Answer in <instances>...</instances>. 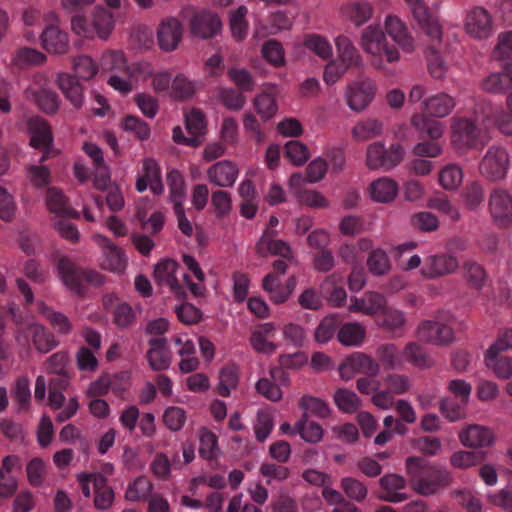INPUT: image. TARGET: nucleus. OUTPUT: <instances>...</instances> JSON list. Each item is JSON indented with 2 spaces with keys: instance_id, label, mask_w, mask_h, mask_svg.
I'll return each instance as SVG.
<instances>
[{
  "instance_id": "obj_1",
  "label": "nucleus",
  "mask_w": 512,
  "mask_h": 512,
  "mask_svg": "<svg viewBox=\"0 0 512 512\" xmlns=\"http://www.w3.org/2000/svg\"><path fill=\"white\" fill-rule=\"evenodd\" d=\"M406 468L407 474L413 478V489L425 497L440 493L453 482V476L449 470L441 466L430 465L421 457H408Z\"/></svg>"
},
{
  "instance_id": "obj_2",
  "label": "nucleus",
  "mask_w": 512,
  "mask_h": 512,
  "mask_svg": "<svg viewBox=\"0 0 512 512\" xmlns=\"http://www.w3.org/2000/svg\"><path fill=\"white\" fill-rule=\"evenodd\" d=\"M451 145L457 153L466 154L472 149H481L484 142L480 138L481 130L472 119L453 117L451 120Z\"/></svg>"
},
{
  "instance_id": "obj_3",
  "label": "nucleus",
  "mask_w": 512,
  "mask_h": 512,
  "mask_svg": "<svg viewBox=\"0 0 512 512\" xmlns=\"http://www.w3.org/2000/svg\"><path fill=\"white\" fill-rule=\"evenodd\" d=\"M58 270L64 284L79 296L84 295L82 280L95 287H99L105 282V277L102 274L94 270L78 267L67 257L59 259Z\"/></svg>"
},
{
  "instance_id": "obj_4",
  "label": "nucleus",
  "mask_w": 512,
  "mask_h": 512,
  "mask_svg": "<svg viewBox=\"0 0 512 512\" xmlns=\"http://www.w3.org/2000/svg\"><path fill=\"white\" fill-rule=\"evenodd\" d=\"M404 156L405 150L400 144H392L386 148L380 141L373 142L366 149V166L370 170L388 171L399 165Z\"/></svg>"
},
{
  "instance_id": "obj_5",
  "label": "nucleus",
  "mask_w": 512,
  "mask_h": 512,
  "mask_svg": "<svg viewBox=\"0 0 512 512\" xmlns=\"http://www.w3.org/2000/svg\"><path fill=\"white\" fill-rule=\"evenodd\" d=\"M338 370L343 380H350L356 374L376 377L380 373V364L366 353L353 352L343 360Z\"/></svg>"
},
{
  "instance_id": "obj_6",
  "label": "nucleus",
  "mask_w": 512,
  "mask_h": 512,
  "mask_svg": "<svg viewBox=\"0 0 512 512\" xmlns=\"http://www.w3.org/2000/svg\"><path fill=\"white\" fill-rule=\"evenodd\" d=\"M509 167V155L503 147L492 146L479 164L480 173L491 181L503 179Z\"/></svg>"
},
{
  "instance_id": "obj_7",
  "label": "nucleus",
  "mask_w": 512,
  "mask_h": 512,
  "mask_svg": "<svg viewBox=\"0 0 512 512\" xmlns=\"http://www.w3.org/2000/svg\"><path fill=\"white\" fill-rule=\"evenodd\" d=\"M418 27L432 40L441 42L442 28L424 0H405Z\"/></svg>"
},
{
  "instance_id": "obj_8",
  "label": "nucleus",
  "mask_w": 512,
  "mask_h": 512,
  "mask_svg": "<svg viewBox=\"0 0 512 512\" xmlns=\"http://www.w3.org/2000/svg\"><path fill=\"white\" fill-rule=\"evenodd\" d=\"M376 94V85L368 78L358 80L346 88V100L349 108L355 112L364 111Z\"/></svg>"
},
{
  "instance_id": "obj_9",
  "label": "nucleus",
  "mask_w": 512,
  "mask_h": 512,
  "mask_svg": "<svg viewBox=\"0 0 512 512\" xmlns=\"http://www.w3.org/2000/svg\"><path fill=\"white\" fill-rule=\"evenodd\" d=\"M222 28L220 18L207 10L194 11L189 20V29L192 36L202 40L210 39L217 35Z\"/></svg>"
},
{
  "instance_id": "obj_10",
  "label": "nucleus",
  "mask_w": 512,
  "mask_h": 512,
  "mask_svg": "<svg viewBox=\"0 0 512 512\" xmlns=\"http://www.w3.org/2000/svg\"><path fill=\"white\" fill-rule=\"evenodd\" d=\"M183 25L176 17H166L158 25L156 35L159 48L163 52L176 50L183 37Z\"/></svg>"
},
{
  "instance_id": "obj_11",
  "label": "nucleus",
  "mask_w": 512,
  "mask_h": 512,
  "mask_svg": "<svg viewBox=\"0 0 512 512\" xmlns=\"http://www.w3.org/2000/svg\"><path fill=\"white\" fill-rule=\"evenodd\" d=\"M489 209L499 227L507 228L512 224V197L507 191L495 189L489 198Z\"/></svg>"
},
{
  "instance_id": "obj_12",
  "label": "nucleus",
  "mask_w": 512,
  "mask_h": 512,
  "mask_svg": "<svg viewBox=\"0 0 512 512\" xmlns=\"http://www.w3.org/2000/svg\"><path fill=\"white\" fill-rule=\"evenodd\" d=\"M417 336L421 341L435 345L449 344L454 338L451 327L431 320H425L419 325Z\"/></svg>"
},
{
  "instance_id": "obj_13",
  "label": "nucleus",
  "mask_w": 512,
  "mask_h": 512,
  "mask_svg": "<svg viewBox=\"0 0 512 512\" xmlns=\"http://www.w3.org/2000/svg\"><path fill=\"white\" fill-rule=\"evenodd\" d=\"M410 124L419 139L439 140L444 135V124L427 113H416L410 118Z\"/></svg>"
},
{
  "instance_id": "obj_14",
  "label": "nucleus",
  "mask_w": 512,
  "mask_h": 512,
  "mask_svg": "<svg viewBox=\"0 0 512 512\" xmlns=\"http://www.w3.org/2000/svg\"><path fill=\"white\" fill-rule=\"evenodd\" d=\"M459 267L456 257L449 254L433 255L425 260L421 274L429 279L442 277L455 272Z\"/></svg>"
},
{
  "instance_id": "obj_15",
  "label": "nucleus",
  "mask_w": 512,
  "mask_h": 512,
  "mask_svg": "<svg viewBox=\"0 0 512 512\" xmlns=\"http://www.w3.org/2000/svg\"><path fill=\"white\" fill-rule=\"evenodd\" d=\"M179 264L173 259H164L156 264L153 277L158 285H168L178 298H186V292L179 284L175 272Z\"/></svg>"
},
{
  "instance_id": "obj_16",
  "label": "nucleus",
  "mask_w": 512,
  "mask_h": 512,
  "mask_svg": "<svg viewBox=\"0 0 512 512\" xmlns=\"http://www.w3.org/2000/svg\"><path fill=\"white\" fill-rule=\"evenodd\" d=\"M56 84L64 97L75 109H81L84 104V88L80 80L70 73L57 74Z\"/></svg>"
},
{
  "instance_id": "obj_17",
  "label": "nucleus",
  "mask_w": 512,
  "mask_h": 512,
  "mask_svg": "<svg viewBox=\"0 0 512 512\" xmlns=\"http://www.w3.org/2000/svg\"><path fill=\"white\" fill-rule=\"evenodd\" d=\"M379 485L384 490L383 493L377 495L379 500L399 503L408 498L407 494L398 492L406 487V480L399 474H385L379 479Z\"/></svg>"
},
{
  "instance_id": "obj_18",
  "label": "nucleus",
  "mask_w": 512,
  "mask_h": 512,
  "mask_svg": "<svg viewBox=\"0 0 512 512\" xmlns=\"http://www.w3.org/2000/svg\"><path fill=\"white\" fill-rule=\"evenodd\" d=\"M466 31L471 36L484 39L492 32L491 15L481 7L473 8L466 17Z\"/></svg>"
},
{
  "instance_id": "obj_19",
  "label": "nucleus",
  "mask_w": 512,
  "mask_h": 512,
  "mask_svg": "<svg viewBox=\"0 0 512 512\" xmlns=\"http://www.w3.org/2000/svg\"><path fill=\"white\" fill-rule=\"evenodd\" d=\"M239 170L235 163L229 160L219 161L207 170L208 180L219 187H231L236 182Z\"/></svg>"
},
{
  "instance_id": "obj_20",
  "label": "nucleus",
  "mask_w": 512,
  "mask_h": 512,
  "mask_svg": "<svg viewBox=\"0 0 512 512\" xmlns=\"http://www.w3.org/2000/svg\"><path fill=\"white\" fill-rule=\"evenodd\" d=\"M460 442L469 448H483L494 443L493 433L480 425H469L459 433Z\"/></svg>"
},
{
  "instance_id": "obj_21",
  "label": "nucleus",
  "mask_w": 512,
  "mask_h": 512,
  "mask_svg": "<svg viewBox=\"0 0 512 512\" xmlns=\"http://www.w3.org/2000/svg\"><path fill=\"white\" fill-rule=\"evenodd\" d=\"M423 109L427 114L443 118L448 116L456 106L455 99L445 92L424 99Z\"/></svg>"
},
{
  "instance_id": "obj_22",
  "label": "nucleus",
  "mask_w": 512,
  "mask_h": 512,
  "mask_svg": "<svg viewBox=\"0 0 512 512\" xmlns=\"http://www.w3.org/2000/svg\"><path fill=\"white\" fill-rule=\"evenodd\" d=\"M504 72L493 73L482 81L484 91L500 94L512 89V63L502 65Z\"/></svg>"
},
{
  "instance_id": "obj_23",
  "label": "nucleus",
  "mask_w": 512,
  "mask_h": 512,
  "mask_svg": "<svg viewBox=\"0 0 512 512\" xmlns=\"http://www.w3.org/2000/svg\"><path fill=\"white\" fill-rule=\"evenodd\" d=\"M30 145L36 149L44 148L53 143V134L49 123L41 118L31 119Z\"/></svg>"
},
{
  "instance_id": "obj_24",
  "label": "nucleus",
  "mask_w": 512,
  "mask_h": 512,
  "mask_svg": "<svg viewBox=\"0 0 512 512\" xmlns=\"http://www.w3.org/2000/svg\"><path fill=\"white\" fill-rule=\"evenodd\" d=\"M41 42L48 52L62 54L67 51L68 35L57 27L51 26L42 32Z\"/></svg>"
},
{
  "instance_id": "obj_25",
  "label": "nucleus",
  "mask_w": 512,
  "mask_h": 512,
  "mask_svg": "<svg viewBox=\"0 0 512 512\" xmlns=\"http://www.w3.org/2000/svg\"><path fill=\"white\" fill-rule=\"evenodd\" d=\"M385 29L388 35L398 43L405 51L414 49L413 38L408 35L404 24L395 16H388L385 21Z\"/></svg>"
},
{
  "instance_id": "obj_26",
  "label": "nucleus",
  "mask_w": 512,
  "mask_h": 512,
  "mask_svg": "<svg viewBox=\"0 0 512 512\" xmlns=\"http://www.w3.org/2000/svg\"><path fill=\"white\" fill-rule=\"evenodd\" d=\"M370 193L374 201L388 203L393 201L397 196L398 185L391 178H379L371 183Z\"/></svg>"
},
{
  "instance_id": "obj_27",
  "label": "nucleus",
  "mask_w": 512,
  "mask_h": 512,
  "mask_svg": "<svg viewBox=\"0 0 512 512\" xmlns=\"http://www.w3.org/2000/svg\"><path fill=\"white\" fill-rule=\"evenodd\" d=\"M385 43V34L378 26L370 25L363 31L361 44L366 52L380 55L385 48Z\"/></svg>"
},
{
  "instance_id": "obj_28",
  "label": "nucleus",
  "mask_w": 512,
  "mask_h": 512,
  "mask_svg": "<svg viewBox=\"0 0 512 512\" xmlns=\"http://www.w3.org/2000/svg\"><path fill=\"white\" fill-rule=\"evenodd\" d=\"M403 356L406 361L419 369H428L434 366V360L425 348L416 342H410L405 346Z\"/></svg>"
},
{
  "instance_id": "obj_29",
  "label": "nucleus",
  "mask_w": 512,
  "mask_h": 512,
  "mask_svg": "<svg viewBox=\"0 0 512 512\" xmlns=\"http://www.w3.org/2000/svg\"><path fill=\"white\" fill-rule=\"evenodd\" d=\"M47 206L52 213L79 218L77 211L67 206V198L62 191L56 187L47 190Z\"/></svg>"
},
{
  "instance_id": "obj_30",
  "label": "nucleus",
  "mask_w": 512,
  "mask_h": 512,
  "mask_svg": "<svg viewBox=\"0 0 512 512\" xmlns=\"http://www.w3.org/2000/svg\"><path fill=\"white\" fill-rule=\"evenodd\" d=\"M464 278L470 288L481 290L488 278L485 268L474 260H466L463 263Z\"/></svg>"
},
{
  "instance_id": "obj_31",
  "label": "nucleus",
  "mask_w": 512,
  "mask_h": 512,
  "mask_svg": "<svg viewBox=\"0 0 512 512\" xmlns=\"http://www.w3.org/2000/svg\"><path fill=\"white\" fill-rule=\"evenodd\" d=\"M28 331L32 335L33 344L37 351L47 353L58 345L54 335L47 332L45 328L38 323H31Z\"/></svg>"
},
{
  "instance_id": "obj_32",
  "label": "nucleus",
  "mask_w": 512,
  "mask_h": 512,
  "mask_svg": "<svg viewBox=\"0 0 512 512\" xmlns=\"http://www.w3.org/2000/svg\"><path fill=\"white\" fill-rule=\"evenodd\" d=\"M365 336V328L359 323H345L337 333L338 341L344 346H358L364 341Z\"/></svg>"
},
{
  "instance_id": "obj_33",
  "label": "nucleus",
  "mask_w": 512,
  "mask_h": 512,
  "mask_svg": "<svg viewBox=\"0 0 512 512\" xmlns=\"http://www.w3.org/2000/svg\"><path fill=\"white\" fill-rule=\"evenodd\" d=\"M336 46L339 53V58L343 64L347 65L348 67L354 66L358 68L363 65L360 54L348 37H337Z\"/></svg>"
},
{
  "instance_id": "obj_34",
  "label": "nucleus",
  "mask_w": 512,
  "mask_h": 512,
  "mask_svg": "<svg viewBox=\"0 0 512 512\" xmlns=\"http://www.w3.org/2000/svg\"><path fill=\"white\" fill-rule=\"evenodd\" d=\"M486 452L484 451H456L450 458L452 467L460 470H466L470 467L476 466L484 461Z\"/></svg>"
},
{
  "instance_id": "obj_35",
  "label": "nucleus",
  "mask_w": 512,
  "mask_h": 512,
  "mask_svg": "<svg viewBox=\"0 0 512 512\" xmlns=\"http://www.w3.org/2000/svg\"><path fill=\"white\" fill-rule=\"evenodd\" d=\"M101 267L113 272H123L126 267V259L121 248L114 244H108L104 248V259Z\"/></svg>"
},
{
  "instance_id": "obj_36",
  "label": "nucleus",
  "mask_w": 512,
  "mask_h": 512,
  "mask_svg": "<svg viewBox=\"0 0 512 512\" xmlns=\"http://www.w3.org/2000/svg\"><path fill=\"white\" fill-rule=\"evenodd\" d=\"M93 26L101 39H107L115 24L113 14L104 7H96L93 13Z\"/></svg>"
},
{
  "instance_id": "obj_37",
  "label": "nucleus",
  "mask_w": 512,
  "mask_h": 512,
  "mask_svg": "<svg viewBox=\"0 0 512 512\" xmlns=\"http://www.w3.org/2000/svg\"><path fill=\"white\" fill-rule=\"evenodd\" d=\"M45 60L46 56L40 51L29 47H22L16 51L12 64L18 68H25L41 65Z\"/></svg>"
},
{
  "instance_id": "obj_38",
  "label": "nucleus",
  "mask_w": 512,
  "mask_h": 512,
  "mask_svg": "<svg viewBox=\"0 0 512 512\" xmlns=\"http://www.w3.org/2000/svg\"><path fill=\"white\" fill-rule=\"evenodd\" d=\"M333 398L336 406L344 413H354L361 405V400L357 394L345 388L337 389Z\"/></svg>"
},
{
  "instance_id": "obj_39",
  "label": "nucleus",
  "mask_w": 512,
  "mask_h": 512,
  "mask_svg": "<svg viewBox=\"0 0 512 512\" xmlns=\"http://www.w3.org/2000/svg\"><path fill=\"white\" fill-rule=\"evenodd\" d=\"M383 130V123L377 119H366L358 122L352 129V134L355 138L361 141H366L381 135Z\"/></svg>"
},
{
  "instance_id": "obj_40",
  "label": "nucleus",
  "mask_w": 512,
  "mask_h": 512,
  "mask_svg": "<svg viewBox=\"0 0 512 512\" xmlns=\"http://www.w3.org/2000/svg\"><path fill=\"white\" fill-rule=\"evenodd\" d=\"M299 407L321 419L328 418L331 413L328 404L324 400L311 395H303L299 400Z\"/></svg>"
},
{
  "instance_id": "obj_41",
  "label": "nucleus",
  "mask_w": 512,
  "mask_h": 512,
  "mask_svg": "<svg viewBox=\"0 0 512 512\" xmlns=\"http://www.w3.org/2000/svg\"><path fill=\"white\" fill-rule=\"evenodd\" d=\"M284 155L295 166L304 165L310 158V152L307 145L298 140H291L285 144Z\"/></svg>"
},
{
  "instance_id": "obj_42",
  "label": "nucleus",
  "mask_w": 512,
  "mask_h": 512,
  "mask_svg": "<svg viewBox=\"0 0 512 512\" xmlns=\"http://www.w3.org/2000/svg\"><path fill=\"white\" fill-rule=\"evenodd\" d=\"M73 76L78 80H91L98 72V66L87 55H80L73 61Z\"/></svg>"
},
{
  "instance_id": "obj_43",
  "label": "nucleus",
  "mask_w": 512,
  "mask_h": 512,
  "mask_svg": "<svg viewBox=\"0 0 512 512\" xmlns=\"http://www.w3.org/2000/svg\"><path fill=\"white\" fill-rule=\"evenodd\" d=\"M466 405L467 402L462 400L454 401L449 398H444L439 403V409L446 419L455 422L466 417Z\"/></svg>"
},
{
  "instance_id": "obj_44",
  "label": "nucleus",
  "mask_w": 512,
  "mask_h": 512,
  "mask_svg": "<svg viewBox=\"0 0 512 512\" xmlns=\"http://www.w3.org/2000/svg\"><path fill=\"white\" fill-rule=\"evenodd\" d=\"M376 355L379 362L385 369L393 370L399 368L402 362L399 357V351L396 345L387 343L379 346L376 350Z\"/></svg>"
},
{
  "instance_id": "obj_45",
  "label": "nucleus",
  "mask_w": 512,
  "mask_h": 512,
  "mask_svg": "<svg viewBox=\"0 0 512 512\" xmlns=\"http://www.w3.org/2000/svg\"><path fill=\"white\" fill-rule=\"evenodd\" d=\"M38 107L46 114H55L59 109V97L56 92L42 88L34 93Z\"/></svg>"
},
{
  "instance_id": "obj_46",
  "label": "nucleus",
  "mask_w": 512,
  "mask_h": 512,
  "mask_svg": "<svg viewBox=\"0 0 512 512\" xmlns=\"http://www.w3.org/2000/svg\"><path fill=\"white\" fill-rule=\"evenodd\" d=\"M367 267L375 276L387 274L390 270V262L386 252L382 249L373 250L367 259Z\"/></svg>"
},
{
  "instance_id": "obj_47",
  "label": "nucleus",
  "mask_w": 512,
  "mask_h": 512,
  "mask_svg": "<svg viewBox=\"0 0 512 512\" xmlns=\"http://www.w3.org/2000/svg\"><path fill=\"white\" fill-rule=\"evenodd\" d=\"M167 183L170 188V199L178 207L185 197V181L178 170H172L167 174Z\"/></svg>"
},
{
  "instance_id": "obj_48",
  "label": "nucleus",
  "mask_w": 512,
  "mask_h": 512,
  "mask_svg": "<svg viewBox=\"0 0 512 512\" xmlns=\"http://www.w3.org/2000/svg\"><path fill=\"white\" fill-rule=\"evenodd\" d=\"M227 75L241 92H252L254 90L256 83L247 69L233 67L227 71Z\"/></svg>"
},
{
  "instance_id": "obj_49",
  "label": "nucleus",
  "mask_w": 512,
  "mask_h": 512,
  "mask_svg": "<svg viewBox=\"0 0 512 512\" xmlns=\"http://www.w3.org/2000/svg\"><path fill=\"white\" fill-rule=\"evenodd\" d=\"M341 488L348 498L357 502H362L368 494L366 485L354 477L342 478Z\"/></svg>"
},
{
  "instance_id": "obj_50",
  "label": "nucleus",
  "mask_w": 512,
  "mask_h": 512,
  "mask_svg": "<svg viewBox=\"0 0 512 512\" xmlns=\"http://www.w3.org/2000/svg\"><path fill=\"white\" fill-rule=\"evenodd\" d=\"M218 445L216 435L203 427L200 430L199 454L206 460H212L217 456Z\"/></svg>"
},
{
  "instance_id": "obj_51",
  "label": "nucleus",
  "mask_w": 512,
  "mask_h": 512,
  "mask_svg": "<svg viewBox=\"0 0 512 512\" xmlns=\"http://www.w3.org/2000/svg\"><path fill=\"white\" fill-rule=\"evenodd\" d=\"M462 177L461 168L455 164H449L440 171L439 182L443 188L454 190L461 184Z\"/></svg>"
},
{
  "instance_id": "obj_52",
  "label": "nucleus",
  "mask_w": 512,
  "mask_h": 512,
  "mask_svg": "<svg viewBox=\"0 0 512 512\" xmlns=\"http://www.w3.org/2000/svg\"><path fill=\"white\" fill-rule=\"evenodd\" d=\"M40 312L46 317L51 325L61 334H67L71 331L69 319L61 312H56L44 303L40 304Z\"/></svg>"
},
{
  "instance_id": "obj_53",
  "label": "nucleus",
  "mask_w": 512,
  "mask_h": 512,
  "mask_svg": "<svg viewBox=\"0 0 512 512\" xmlns=\"http://www.w3.org/2000/svg\"><path fill=\"white\" fill-rule=\"evenodd\" d=\"M337 328L338 322L334 316L324 317L315 329V341L319 344L327 343L334 337Z\"/></svg>"
},
{
  "instance_id": "obj_54",
  "label": "nucleus",
  "mask_w": 512,
  "mask_h": 512,
  "mask_svg": "<svg viewBox=\"0 0 512 512\" xmlns=\"http://www.w3.org/2000/svg\"><path fill=\"white\" fill-rule=\"evenodd\" d=\"M405 317L402 312L386 307L377 319V324L387 330L394 331L404 325Z\"/></svg>"
},
{
  "instance_id": "obj_55",
  "label": "nucleus",
  "mask_w": 512,
  "mask_h": 512,
  "mask_svg": "<svg viewBox=\"0 0 512 512\" xmlns=\"http://www.w3.org/2000/svg\"><path fill=\"white\" fill-rule=\"evenodd\" d=\"M171 95L177 100H186L195 94V86L184 74H178L172 82Z\"/></svg>"
},
{
  "instance_id": "obj_56",
  "label": "nucleus",
  "mask_w": 512,
  "mask_h": 512,
  "mask_svg": "<svg viewBox=\"0 0 512 512\" xmlns=\"http://www.w3.org/2000/svg\"><path fill=\"white\" fill-rule=\"evenodd\" d=\"M304 45L322 59H329L332 56V47L321 35L309 34L304 39Z\"/></svg>"
},
{
  "instance_id": "obj_57",
  "label": "nucleus",
  "mask_w": 512,
  "mask_h": 512,
  "mask_svg": "<svg viewBox=\"0 0 512 512\" xmlns=\"http://www.w3.org/2000/svg\"><path fill=\"white\" fill-rule=\"evenodd\" d=\"M496 60L505 63H512V31L501 33L498 37V44L493 51Z\"/></svg>"
},
{
  "instance_id": "obj_58",
  "label": "nucleus",
  "mask_w": 512,
  "mask_h": 512,
  "mask_svg": "<svg viewBox=\"0 0 512 512\" xmlns=\"http://www.w3.org/2000/svg\"><path fill=\"white\" fill-rule=\"evenodd\" d=\"M247 9L244 6H240L230 13V28L233 36L237 40H242L247 33L248 24L245 20Z\"/></svg>"
},
{
  "instance_id": "obj_59",
  "label": "nucleus",
  "mask_w": 512,
  "mask_h": 512,
  "mask_svg": "<svg viewBox=\"0 0 512 512\" xmlns=\"http://www.w3.org/2000/svg\"><path fill=\"white\" fill-rule=\"evenodd\" d=\"M238 384V374L234 367H223L219 373V384L217 391L222 397L230 395V389L236 388Z\"/></svg>"
},
{
  "instance_id": "obj_60",
  "label": "nucleus",
  "mask_w": 512,
  "mask_h": 512,
  "mask_svg": "<svg viewBox=\"0 0 512 512\" xmlns=\"http://www.w3.org/2000/svg\"><path fill=\"white\" fill-rule=\"evenodd\" d=\"M211 204L215 209L216 217L222 219L232 210V198L230 193L224 190H217L212 193Z\"/></svg>"
},
{
  "instance_id": "obj_61",
  "label": "nucleus",
  "mask_w": 512,
  "mask_h": 512,
  "mask_svg": "<svg viewBox=\"0 0 512 512\" xmlns=\"http://www.w3.org/2000/svg\"><path fill=\"white\" fill-rule=\"evenodd\" d=\"M121 127L125 131L133 132L137 138L142 141L147 140L150 137V128L148 124L134 115L126 116L121 123Z\"/></svg>"
},
{
  "instance_id": "obj_62",
  "label": "nucleus",
  "mask_w": 512,
  "mask_h": 512,
  "mask_svg": "<svg viewBox=\"0 0 512 512\" xmlns=\"http://www.w3.org/2000/svg\"><path fill=\"white\" fill-rule=\"evenodd\" d=\"M257 113L264 119L272 118L277 112L276 100L267 93L257 95L253 101Z\"/></svg>"
},
{
  "instance_id": "obj_63",
  "label": "nucleus",
  "mask_w": 512,
  "mask_h": 512,
  "mask_svg": "<svg viewBox=\"0 0 512 512\" xmlns=\"http://www.w3.org/2000/svg\"><path fill=\"white\" fill-rule=\"evenodd\" d=\"M411 225L422 232H431L438 229L439 221L436 215L431 212H419L413 214L410 219Z\"/></svg>"
},
{
  "instance_id": "obj_64",
  "label": "nucleus",
  "mask_w": 512,
  "mask_h": 512,
  "mask_svg": "<svg viewBox=\"0 0 512 512\" xmlns=\"http://www.w3.org/2000/svg\"><path fill=\"white\" fill-rule=\"evenodd\" d=\"M263 57L274 66H282L285 63L284 49L280 42L269 40L261 49Z\"/></svg>"
}]
</instances>
